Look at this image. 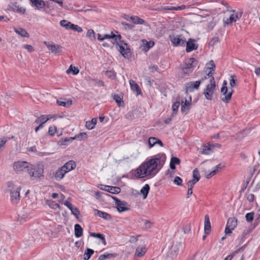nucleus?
Instances as JSON below:
<instances>
[{"instance_id":"c9c22d12","label":"nucleus","mask_w":260,"mask_h":260,"mask_svg":"<svg viewBox=\"0 0 260 260\" xmlns=\"http://www.w3.org/2000/svg\"><path fill=\"white\" fill-rule=\"evenodd\" d=\"M87 138V136L86 133H81L79 134L76 135L74 137H71L72 140L77 139L81 141L86 139Z\"/></svg>"},{"instance_id":"7ed1b4c3","label":"nucleus","mask_w":260,"mask_h":260,"mask_svg":"<svg viewBox=\"0 0 260 260\" xmlns=\"http://www.w3.org/2000/svg\"><path fill=\"white\" fill-rule=\"evenodd\" d=\"M208 78H209V83L206 86L203 94L207 100H212L216 88L215 81L211 74L210 75L209 77H207Z\"/></svg>"},{"instance_id":"4c0bfd02","label":"nucleus","mask_w":260,"mask_h":260,"mask_svg":"<svg viewBox=\"0 0 260 260\" xmlns=\"http://www.w3.org/2000/svg\"><path fill=\"white\" fill-rule=\"evenodd\" d=\"M60 25L65 28L66 29H71V25H72V23L68 20H61L59 22Z\"/></svg>"},{"instance_id":"ea45409f","label":"nucleus","mask_w":260,"mask_h":260,"mask_svg":"<svg viewBox=\"0 0 260 260\" xmlns=\"http://www.w3.org/2000/svg\"><path fill=\"white\" fill-rule=\"evenodd\" d=\"M47 205L54 209H60V206L58 204L55 203L53 201L47 200L46 202Z\"/></svg>"},{"instance_id":"6e6d98bb","label":"nucleus","mask_w":260,"mask_h":260,"mask_svg":"<svg viewBox=\"0 0 260 260\" xmlns=\"http://www.w3.org/2000/svg\"><path fill=\"white\" fill-rule=\"evenodd\" d=\"M173 182L177 185H182V179L180 177L176 176L175 177Z\"/></svg>"},{"instance_id":"bf43d9fd","label":"nucleus","mask_w":260,"mask_h":260,"mask_svg":"<svg viewBox=\"0 0 260 260\" xmlns=\"http://www.w3.org/2000/svg\"><path fill=\"white\" fill-rule=\"evenodd\" d=\"M85 126L89 130L94 128L95 127L90 121H88L86 122Z\"/></svg>"},{"instance_id":"f03ea898","label":"nucleus","mask_w":260,"mask_h":260,"mask_svg":"<svg viewBox=\"0 0 260 260\" xmlns=\"http://www.w3.org/2000/svg\"><path fill=\"white\" fill-rule=\"evenodd\" d=\"M209 65L210 66L209 67L208 73L204 77H202L200 80L196 81H191L185 84V90L186 92H192L195 90H198L200 84L204 81V80L207 79V77H210V75H213V72L214 71L215 68V64L213 60H210Z\"/></svg>"},{"instance_id":"7c9ffc66","label":"nucleus","mask_w":260,"mask_h":260,"mask_svg":"<svg viewBox=\"0 0 260 260\" xmlns=\"http://www.w3.org/2000/svg\"><path fill=\"white\" fill-rule=\"evenodd\" d=\"M96 212H97V213H96V215L100 217H102L105 219H111V216L106 213V212H103V211H100V210H96Z\"/></svg>"},{"instance_id":"c756f323","label":"nucleus","mask_w":260,"mask_h":260,"mask_svg":"<svg viewBox=\"0 0 260 260\" xmlns=\"http://www.w3.org/2000/svg\"><path fill=\"white\" fill-rule=\"evenodd\" d=\"M14 31L16 33L21 36V37L28 38L29 37L28 34L25 31V29L22 28H15Z\"/></svg>"},{"instance_id":"f8f14e48","label":"nucleus","mask_w":260,"mask_h":260,"mask_svg":"<svg viewBox=\"0 0 260 260\" xmlns=\"http://www.w3.org/2000/svg\"><path fill=\"white\" fill-rule=\"evenodd\" d=\"M8 10L19 13L20 14H24L25 9L20 6L17 3H12L9 5Z\"/></svg>"},{"instance_id":"20e7f679","label":"nucleus","mask_w":260,"mask_h":260,"mask_svg":"<svg viewBox=\"0 0 260 260\" xmlns=\"http://www.w3.org/2000/svg\"><path fill=\"white\" fill-rule=\"evenodd\" d=\"M198 63V61L194 58L191 57L186 59L182 68V74L185 75H189Z\"/></svg>"},{"instance_id":"4468645a","label":"nucleus","mask_w":260,"mask_h":260,"mask_svg":"<svg viewBox=\"0 0 260 260\" xmlns=\"http://www.w3.org/2000/svg\"><path fill=\"white\" fill-rule=\"evenodd\" d=\"M170 39L172 43L176 46L179 45L184 46L185 45V41L181 36L170 37Z\"/></svg>"},{"instance_id":"13d9d810","label":"nucleus","mask_w":260,"mask_h":260,"mask_svg":"<svg viewBox=\"0 0 260 260\" xmlns=\"http://www.w3.org/2000/svg\"><path fill=\"white\" fill-rule=\"evenodd\" d=\"M218 172V170H213L212 171L210 172L209 173L207 174L205 173V175L206 178H210L211 177L215 175Z\"/></svg>"},{"instance_id":"1a4fd4ad","label":"nucleus","mask_w":260,"mask_h":260,"mask_svg":"<svg viewBox=\"0 0 260 260\" xmlns=\"http://www.w3.org/2000/svg\"><path fill=\"white\" fill-rule=\"evenodd\" d=\"M20 187L13 188L10 190V198L11 203L14 205L17 204L20 201Z\"/></svg>"},{"instance_id":"864d4df0","label":"nucleus","mask_w":260,"mask_h":260,"mask_svg":"<svg viewBox=\"0 0 260 260\" xmlns=\"http://www.w3.org/2000/svg\"><path fill=\"white\" fill-rule=\"evenodd\" d=\"M113 99L119 106H120L121 103H123L122 98L117 94L114 95Z\"/></svg>"},{"instance_id":"cd10ccee","label":"nucleus","mask_w":260,"mask_h":260,"mask_svg":"<svg viewBox=\"0 0 260 260\" xmlns=\"http://www.w3.org/2000/svg\"><path fill=\"white\" fill-rule=\"evenodd\" d=\"M117 256L116 253H107L101 255L98 260H106L115 257Z\"/></svg>"},{"instance_id":"bb28decb","label":"nucleus","mask_w":260,"mask_h":260,"mask_svg":"<svg viewBox=\"0 0 260 260\" xmlns=\"http://www.w3.org/2000/svg\"><path fill=\"white\" fill-rule=\"evenodd\" d=\"M237 225V220L235 218H230L228 220L226 226L234 229Z\"/></svg>"},{"instance_id":"9d476101","label":"nucleus","mask_w":260,"mask_h":260,"mask_svg":"<svg viewBox=\"0 0 260 260\" xmlns=\"http://www.w3.org/2000/svg\"><path fill=\"white\" fill-rule=\"evenodd\" d=\"M230 11L233 12V13L231 14L229 18L224 19L223 22L225 25H228L231 24L233 22H236L237 20L239 19L242 16V13H238L233 10Z\"/></svg>"},{"instance_id":"9b49d317","label":"nucleus","mask_w":260,"mask_h":260,"mask_svg":"<svg viewBox=\"0 0 260 260\" xmlns=\"http://www.w3.org/2000/svg\"><path fill=\"white\" fill-rule=\"evenodd\" d=\"M44 43L47 47L48 49L53 53L59 54L61 53L62 51V47L58 44L47 42H45Z\"/></svg>"},{"instance_id":"412c9836","label":"nucleus","mask_w":260,"mask_h":260,"mask_svg":"<svg viewBox=\"0 0 260 260\" xmlns=\"http://www.w3.org/2000/svg\"><path fill=\"white\" fill-rule=\"evenodd\" d=\"M67 171H65L61 167L54 174V178L57 181H60L64 177Z\"/></svg>"},{"instance_id":"5fc2aeb1","label":"nucleus","mask_w":260,"mask_h":260,"mask_svg":"<svg viewBox=\"0 0 260 260\" xmlns=\"http://www.w3.org/2000/svg\"><path fill=\"white\" fill-rule=\"evenodd\" d=\"M56 132H57V128H56V127L55 126H50L49 128L48 133H49V135L52 136H54V134L56 133Z\"/></svg>"},{"instance_id":"f257e3e1","label":"nucleus","mask_w":260,"mask_h":260,"mask_svg":"<svg viewBox=\"0 0 260 260\" xmlns=\"http://www.w3.org/2000/svg\"><path fill=\"white\" fill-rule=\"evenodd\" d=\"M166 160L164 153H159L148 157L136 170H133L134 175L138 178H152L162 168Z\"/></svg>"},{"instance_id":"2f4dec72","label":"nucleus","mask_w":260,"mask_h":260,"mask_svg":"<svg viewBox=\"0 0 260 260\" xmlns=\"http://www.w3.org/2000/svg\"><path fill=\"white\" fill-rule=\"evenodd\" d=\"M48 121V118L45 115H41L39 117H38L36 120L35 122L37 124H43Z\"/></svg>"},{"instance_id":"680f3d73","label":"nucleus","mask_w":260,"mask_h":260,"mask_svg":"<svg viewBox=\"0 0 260 260\" xmlns=\"http://www.w3.org/2000/svg\"><path fill=\"white\" fill-rule=\"evenodd\" d=\"M23 47L26 49L29 52H31L34 51L33 47L30 45H24Z\"/></svg>"},{"instance_id":"5701e85b","label":"nucleus","mask_w":260,"mask_h":260,"mask_svg":"<svg viewBox=\"0 0 260 260\" xmlns=\"http://www.w3.org/2000/svg\"><path fill=\"white\" fill-rule=\"evenodd\" d=\"M211 230V224L208 215H206L205 217V223H204V231L205 233L209 234Z\"/></svg>"},{"instance_id":"e2e57ef3","label":"nucleus","mask_w":260,"mask_h":260,"mask_svg":"<svg viewBox=\"0 0 260 260\" xmlns=\"http://www.w3.org/2000/svg\"><path fill=\"white\" fill-rule=\"evenodd\" d=\"M219 42V39L217 37L213 38L210 42L209 45L210 46H214L216 43Z\"/></svg>"},{"instance_id":"49530a36","label":"nucleus","mask_w":260,"mask_h":260,"mask_svg":"<svg viewBox=\"0 0 260 260\" xmlns=\"http://www.w3.org/2000/svg\"><path fill=\"white\" fill-rule=\"evenodd\" d=\"M180 104L179 102H175L172 105V109L173 111V114H176L178 111V108Z\"/></svg>"},{"instance_id":"a19ab883","label":"nucleus","mask_w":260,"mask_h":260,"mask_svg":"<svg viewBox=\"0 0 260 260\" xmlns=\"http://www.w3.org/2000/svg\"><path fill=\"white\" fill-rule=\"evenodd\" d=\"M192 177L194 180L198 182L200 179V175L199 171L198 169H195L193 170L192 172Z\"/></svg>"},{"instance_id":"473e14b6","label":"nucleus","mask_w":260,"mask_h":260,"mask_svg":"<svg viewBox=\"0 0 260 260\" xmlns=\"http://www.w3.org/2000/svg\"><path fill=\"white\" fill-rule=\"evenodd\" d=\"M79 70L77 68L71 65L69 68L66 71L67 74H69L72 73L74 75H77L79 73Z\"/></svg>"},{"instance_id":"b1692460","label":"nucleus","mask_w":260,"mask_h":260,"mask_svg":"<svg viewBox=\"0 0 260 260\" xmlns=\"http://www.w3.org/2000/svg\"><path fill=\"white\" fill-rule=\"evenodd\" d=\"M129 84L132 90L137 93V94H141V90L139 85L133 80H129Z\"/></svg>"},{"instance_id":"58836bf2","label":"nucleus","mask_w":260,"mask_h":260,"mask_svg":"<svg viewBox=\"0 0 260 260\" xmlns=\"http://www.w3.org/2000/svg\"><path fill=\"white\" fill-rule=\"evenodd\" d=\"M211 151V145H203L201 153L203 154H209Z\"/></svg>"},{"instance_id":"603ef678","label":"nucleus","mask_w":260,"mask_h":260,"mask_svg":"<svg viewBox=\"0 0 260 260\" xmlns=\"http://www.w3.org/2000/svg\"><path fill=\"white\" fill-rule=\"evenodd\" d=\"M230 77H231V79L230 80V84L231 87H235L236 86V76L235 75H231Z\"/></svg>"},{"instance_id":"39448f33","label":"nucleus","mask_w":260,"mask_h":260,"mask_svg":"<svg viewBox=\"0 0 260 260\" xmlns=\"http://www.w3.org/2000/svg\"><path fill=\"white\" fill-rule=\"evenodd\" d=\"M28 172L32 179L40 178L43 176V167L41 165H30Z\"/></svg>"},{"instance_id":"79ce46f5","label":"nucleus","mask_w":260,"mask_h":260,"mask_svg":"<svg viewBox=\"0 0 260 260\" xmlns=\"http://www.w3.org/2000/svg\"><path fill=\"white\" fill-rule=\"evenodd\" d=\"M72 101L68 100L67 102H63L57 100V104L58 106H63L66 107H70L72 105Z\"/></svg>"},{"instance_id":"c03bdc74","label":"nucleus","mask_w":260,"mask_h":260,"mask_svg":"<svg viewBox=\"0 0 260 260\" xmlns=\"http://www.w3.org/2000/svg\"><path fill=\"white\" fill-rule=\"evenodd\" d=\"M70 210L71 211V213L72 214H73L76 218L78 217V216L80 214L79 210L78 209L75 207L74 205H73L72 208L70 209Z\"/></svg>"},{"instance_id":"393cba45","label":"nucleus","mask_w":260,"mask_h":260,"mask_svg":"<svg viewBox=\"0 0 260 260\" xmlns=\"http://www.w3.org/2000/svg\"><path fill=\"white\" fill-rule=\"evenodd\" d=\"M75 236L76 238H79L83 234V229L81 225L79 224H76L74 226Z\"/></svg>"},{"instance_id":"423d86ee","label":"nucleus","mask_w":260,"mask_h":260,"mask_svg":"<svg viewBox=\"0 0 260 260\" xmlns=\"http://www.w3.org/2000/svg\"><path fill=\"white\" fill-rule=\"evenodd\" d=\"M30 164L25 161H17L13 164V168L16 173H20L25 170H28Z\"/></svg>"},{"instance_id":"69168bd1","label":"nucleus","mask_w":260,"mask_h":260,"mask_svg":"<svg viewBox=\"0 0 260 260\" xmlns=\"http://www.w3.org/2000/svg\"><path fill=\"white\" fill-rule=\"evenodd\" d=\"M189 108L190 107H186L185 105H183L182 104L181 105V111L183 113H187L188 112Z\"/></svg>"},{"instance_id":"f3484780","label":"nucleus","mask_w":260,"mask_h":260,"mask_svg":"<svg viewBox=\"0 0 260 260\" xmlns=\"http://www.w3.org/2000/svg\"><path fill=\"white\" fill-rule=\"evenodd\" d=\"M125 19L129 21H131L136 24H143L145 23V21L136 16H125Z\"/></svg>"},{"instance_id":"e433bc0d","label":"nucleus","mask_w":260,"mask_h":260,"mask_svg":"<svg viewBox=\"0 0 260 260\" xmlns=\"http://www.w3.org/2000/svg\"><path fill=\"white\" fill-rule=\"evenodd\" d=\"M146 250L147 249L145 246L140 248H138L136 250L135 254L138 257H141L145 254Z\"/></svg>"},{"instance_id":"37998d69","label":"nucleus","mask_w":260,"mask_h":260,"mask_svg":"<svg viewBox=\"0 0 260 260\" xmlns=\"http://www.w3.org/2000/svg\"><path fill=\"white\" fill-rule=\"evenodd\" d=\"M95 32L93 29H89L87 31L86 37L91 40H94L95 39Z\"/></svg>"},{"instance_id":"dca6fc26","label":"nucleus","mask_w":260,"mask_h":260,"mask_svg":"<svg viewBox=\"0 0 260 260\" xmlns=\"http://www.w3.org/2000/svg\"><path fill=\"white\" fill-rule=\"evenodd\" d=\"M104 40L105 39H113L114 42L113 43V44L117 42L118 40H120L121 39V36L120 34H118L117 31L111 32L110 34H105L103 35Z\"/></svg>"},{"instance_id":"09e8293b","label":"nucleus","mask_w":260,"mask_h":260,"mask_svg":"<svg viewBox=\"0 0 260 260\" xmlns=\"http://www.w3.org/2000/svg\"><path fill=\"white\" fill-rule=\"evenodd\" d=\"M70 28L71 29L74 30L78 32H81L83 30L82 28L81 27H80L78 25H75L74 24H72V25H71V27Z\"/></svg>"},{"instance_id":"de8ad7c7","label":"nucleus","mask_w":260,"mask_h":260,"mask_svg":"<svg viewBox=\"0 0 260 260\" xmlns=\"http://www.w3.org/2000/svg\"><path fill=\"white\" fill-rule=\"evenodd\" d=\"M154 45V43L153 41H149L147 42L145 41L144 43V46L145 48H147V50H149L150 48H152Z\"/></svg>"},{"instance_id":"774afa93","label":"nucleus","mask_w":260,"mask_h":260,"mask_svg":"<svg viewBox=\"0 0 260 260\" xmlns=\"http://www.w3.org/2000/svg\"><path fill=\"white\" fill-rule=\"evenodd\" d=\"M63 204L69 209L71 208H72V207L73 206V205L68 200L64 201V202L63 203Z\"/></svg>"},{"instance_id":"0eeeda50","label":"nucleus","mask_w":260,"mask_h":260,"mask_svg":"<svg viewBox=\"0 0 260 260\" xmlns=\"http://www.w3.org/2000/svg\"><path fill=\"white\" fill-rule=\"evenodd\" d=\"M182 247V243L178 242L173 244L168 252V257L172 260L175 258L178 254L180 248Z\"/></svg>"},{"instance_id":"a211bd4d","label":"nucleus","mask_w":260,"mask_h":260,"mask_svg":"<svg viewBox=\"0 0 260 260\" xmlns=\"http://www.w3.org/2000/svg\"><path fill=\"white\" fill-rule=\"evenodd\" d=\"M101 189L113 194L118 193L120 191L119 187L108 185H102Z\"/></svg>"},{"instance_id":"3c124183","label":"nucleus","mask_w":260,"mask_h":260,"mask_svg":"<svg viewBox=\"0 0 260 260\" xmlns=\"http://www.w3.org/2000/svg\"><path fill=\"white\" fill-rule=\"evenodd\" d=\"M254 213L253 212L248 213L246 214L245 217L247 222H251L253 220Z\"/></svg>"},{"instance_id":"c85d7f7f","label":"nucleus","mask_w":260,"mask_h":260,"mask_svg":"<svg viewBox=\"0 0 260 260\" xmlns=\"http://www.w3.org/2000/svg\"><path fill=\"white\" fill-rule=\"evenodd\" d=\"M150 187L148 184H146L141 189L140 192L143 194V199H145L148 194Z\"/></svg>"},{"instance_id":"338daca9","label":"nucleus","mask_w":260,"mask_h":260,"mask_svg":"<svg viewBox=\"0 0 260 260\" xmlns=\"http://www.w3.org/2000/svg\"><path fill=\"white\" fill-rule=\"evenodd\" d=\"M246 198L249 202H252L254 199V196L252 193H250L247 194Z\"/></svg>"},{"instance_id":"0e129e2a","label":"nucleus","mask_w":260,"mask_h":260,"mask_svg":"<svg viewBox=\"0 0 260 260\" xmlns=\"http://www.w3.org/2000/svg\"><path fill=\"white\" fill-rule=\"evenodd\" d=\"M106 74L108 77L112 79L114 78V77H115V75L114 74V72L111 71H107Z\"/></svg>"},{"instance_id":"6e6552de","label":"nucleus","mask_w":260,"mask_h":260,"mask_svg":"<svg viewBox=\"0 0 260 260\" xmlns=\"http://www.w3.org/2000/svg\"><path fill=\"white\" fill-rule=\"evenodd\" d=\"M226 82L225 80L223 81L222 87L221 89V92L223 94V97L222 98V101L228 103L231 99V96L233 92V89H231L230 91H228V87H226Z\"/></svg>"},{"instance_id":"2eb2a0df","label":"nucleus","mask_w":260,"mask_h":260,"mask_svg":"<svg viewBox=\"0 0 260 260\" xmlns=\"http://www.w3.org/2000/svg\"><path fill=\"white\" fill-rule=\"evenodd\" d=\"M116 205L117 210L119 212H124L129 209L127 207V204L126 202L120 201L118 199L116 200Z\"/></svg>"},{"instance_id":"052dcab7","label":"nucleus","mask_w":260,"mask_h":260,"mask_svg":"<svg viewBox=\"0 0 260 260\" xmlns=\"http://www.w3.org/2000/svg\"><path fill=\"white\" fill-rule=\"evenodd\" d=\"M171 162L174 165H179L180 162V159L176 157H173L171 159Z\"/></svg>"},{"instance_id":"6ab92c4d","label":"nucleus","mask_w":260,"mask_h":260,"mask_svg":"<svg viewBox=\"0 0 260 260\" xmlns=\"http://www.w3.org/2000/svg\"><path fill=\"white\" fill-rule=\"evenodd\" d=\"M186 51L190 52L193 50H196L198 48V46L195 43V41L192 39H189L188 41L186 42Z\"/></svg>"},{"instance_id":"a878e982","label":"nucleus","mask_w":260,"mask_h":260,"mask_svg":"<svg viewBox=\"0 0 260 260\" xmlns=\"http://www.w3.org/2000/svg\"><path fill=\"white\" fill-rule=\"evenodd\" d=\"M32 5L38 9L43 8L45 6V3L43 0H30Z\"/></svg>"},{"instance_id":"4be33fe9","label":"nucleus","mask_w":260,"mask_h":260,"mask_svg":"<svg viewBox=\"0 0 260 260\" xmlns=\"http://www.w3.org/2000/svg\"><path fill=\"white\" fill-rule=\"evenodd\" d=\"M76 167V164L74 160H69L61 167L64 169V170H65V171H67V173L68 172L75 169Z\"/></svg>"},{"instance_id":"72a5a7b5","label":"nucleus","mask_w":260,"mask_h":260,"mask_svg":"<svg viewBox=\"0 0 260 260\" xmlns=\"http://www.w3.org/2000/svg\"><path fill=\"white\" fill-rule=\"evenodd\" d=\"M93 253H94L93 250L90 249V248H87L84 253V259L85 260L89 259Z\"/></svg>"},{"instance_id":"f704fd0d","label":"nucleus","mask_w":260,"mask_h":260,"mask_svg":"<svg viewBox=\"0 0 260 260\" xmlns=\"http://www.w3.org/2000/svg\"><path fill=\"white\" fill-rule=\"evenodd\" d=\"M90 235L92 237L100 239L102 240V243L104 245H106V239H105L104 236H103V235L100 234V233H91Z\"/></svg>"},{"instance_id":"ddd939ff","label":"nucleus","mask_w":260,"mask_h":260,"mask_svg":"<svg viewBox=\"0 0 260 260\" xmlns=\"http://www.w3.org/2000/svg\"><path fill=\"white\" fill-rule=\"evenodd\" d=\"M119 43L116 42L118 46V51L120 54L124 57H128V53L129 52V49L125 48V47L127 46V44L123 41L121 40H119Z\"/></svg>"},{"instance_id":"a18cd8bd","label":"nucleus","mask_w":260,"mask_h":260,"mask_svg":"<svg viewBox=\"0 0 260 260\" xmlns=\"http://www.w3.org/2000/svg\"><path fill=\"white\" fill-rule=\"evenodd\" d=\"M156 140L157 138L155 137H150L149 138L148 143L150 148L156 144Z\"/></svg>"},{"instance_id":"8fccbe9b","label":"nucleus","mask_w":260,"mask_h":260,"mask_svg":"<svg viewBox=\"0 0 260 260\" xmlns=\"http://www.w3.org/2000/svg\"><path fill=\"white\" fill-rule=\"evenodd\" d=\"M8 139L3 138L0 139V152H2L4 148L5 145Z\"/></svg>"},{"instance_id":"aec40b11","label":"nucleus","mask_w":260,"mask_h":260,"mask_svg":"<svg viewBox=\"0 0 260 260\" xmlns=\"http://www.w3.org/2000/svg\"><path fill=\"white\" fill-rule=\"evenodd\" d=\"M186 6L184 5L181 6L174 7L172 5L162 6L160 10L161 11H180L185 9Z\"/></svg>"},{"instance_id":"4d7b16f0","label":"nucleus","mask_w":260,"mask_h":260,"mask_svg":"<svg viewBox=\"0 0 260 260\" xmlns=\"http://www.w3.org/2000/svg\"><path fill=\"white\" fill-rule=\"evenodd\" d=\"M198 182L194 180L193 179L189 180L187 183V185L188 188L192 189L194 184Z\"/></svg>"}]
</instances>
